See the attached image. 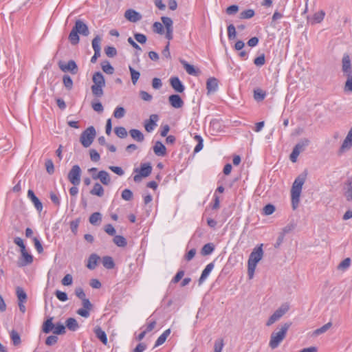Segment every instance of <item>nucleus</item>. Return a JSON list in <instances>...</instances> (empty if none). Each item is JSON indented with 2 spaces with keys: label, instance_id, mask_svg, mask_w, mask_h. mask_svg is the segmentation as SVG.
I'll return each instance as SVG.
<instances>
[{
  "label": "nucleus",
  "instance_id": "f257e3e1",
  "mask_svg": "<svg viewBox=\"0 0 352 352\" xmlns=\"http://www.w3.org/2000/svg\"><path fill=\"white\" fill-rule=\"evenodd\" d=\"M306 179L305 175H298L294 180L291 189L292 204L294 210L296 209L300 202L302 188Z\"/></svg>",
  "mask_w": 352,
  "mask_h": 352
},
{
  "label": "nucleus",
  "instance_id": "f03ea898",
  "mask_svg": "<svg viewBox=\"0 0 352 352\" xmlns=\"http://www.w3.org/2000/svg\"><path fill=\"white\" fill-rule=\"evenodd\" d=\"M263 256V244L255 248L250 254L248 261V275L250 279L254 277L257 263L262 259Z\"/></svg>",
  "mask_w": 352,
  "mask_h": 352
},
{
  "label": "nucleus",
  "instance_id": "7ed1b4c3",
  "mask_svg": "<svg viewBox=\"0 0 352 352\" xmlns=\"http://www.w3.org/2000/svg\"><path fill=\"white\" fill-rule=\"evenodd\" d=\"M78 34L82 36H88L89 34L87 25L81 20H76L74 26L69 34V40L72 45H77L79 43L80 38Z\"/></svg>",
  "mask_w": 352,
  "mask_h": 352
},
{
  "label": "nucleus",
  "instance_id": "20e7f679",
  "mask_svg": "<svg viewBox=\"0 0 352 352\" xmlns=\"http://www.w3.org/2000/svg\"><path fill=\"white\" fill-rule=\"evenodd\" d=\"M76 296L82 300V308L77 311V314L83 318H88L89 316V311L92 309V304L89 300L86 298V295L81 287L75 289Z\"/></svg>",
  "mask_w": 352,
  "mask_h": 352
},
{
  "label": "nucleus",
  "instance_id": "39448f33",
  "mask_svg": "<svg viewBox=\"0 0 352 352\" xmlns=\"http://www.w3.org/2000/svg\"><path fill=\"white\" fill-rule=\"evenodd\" d=\"M289 326V324L285 323L281 326L278 331H274L272 333L269 342V346L272 349H276L285 338Z\"/></svg>",
  "mask_w": 352,
  "mask_h": 352
},
{
  "label": "nucleus",
  "instance_id": "423d86ee",
  "mask_svg": "<svg viewBox=\"0 0 352 352\" xmlns=\"http://www.w3.org/2000/svg\"><path fill=\"white\" fill-rule=\"evenodd\" d=\"M53 318L50 317L47 319L43 324V331L45 333H49L51 331H53L54 334L56 335H62L65 333V327L63 324L60 322H58L56 324H54Z\"/></svg>",
  "mask_w": 352,
  "mask_h": 352
},
{
  "label": "nucleus",
  "instance_id": "0eeeda50",
  "mask_svg": "<svg viewBox=\"0 0 352 352\" xmlns=\"http://www.w3.org/2000/svg\"><path fill=\"white\" fill-rule=\"evenodd\" d=\"M96 135V130L94 126H91L85 130L80 135V141L82 145L87 148L93 142Z\"/></svg>",
  "mask_w": 352,
  "mask_h": 352
},
{
  "label": "nucleus",
  "instance_id": "6e6552de",
  "mask_svg": "<svg viewBox=\"0 0 352 352\" xmlns=\"http://www.w3.org/2000/svg\"><path fill=\"white\" fill-rule=\"evenodd\" d=\"M289 309V305L287 303H284L276 309L274 314L270 317L266 322L267 326H271L274 322L278 321L284 314H285Z\"/></svg>",
  "mask_w": 352,
  "mask_h": 352
},
{
  "label": "nucleus",
  "instance_id": "1a4fd4ad",
  "mask_svg": "<svg viewBox=\"0 0 352 352\" xmlns=\"http://www.w3.org/2000/svg\"><path fill=\"white\" fill-rule=\"evenodd\" d=\"M81 169L78 165L72 167L68 173V179L74 186H78L80 183Z\"/></svg>",
  "mask_w": 352,
  "mask_h": 352
},
{
  "label": "nucleus",
  "instance_id": "9d476101",
  "mask_svg": "<svg viewBox=\"0 0 352 352\" xmlns=\"http://www.w3.org/2000/svg\"><path fill=\"white\" fill-rule=\"evenodd\" d=\"M60 69L63 72H70L72 74L75 75L78 72V67L76 62L73 60H69L67 63L60 61L58 63Z\"/></svg>",
  "mask_w": 352,
  "mask_h": 352
},
{
  "label": "nucleus",
  "instance_id": "9b49d317",
  "mask_svg": "<svg viewBox=\"0 0 352 352\" xmlns=\"http://www.w3.org/2000/svg\"><path fill=\"white\" fill-rule=\"evenodd\" d=\"M352 147V128L349 131L340 149L339 154H342Z\"/></svg>",
  "mask_w": 352,
  "mask_h": 352
},
{
  "label": "nucleus",
  "instance_id": "f8f14e48",
  "mask_svg": "<svg viewBox=\"0 0 352 352\" xmlns=\"http://www.w3.org/2000/svg\"><path fill=\"white\" fill-rule=\"evenodd\" d=\"M92 178L94 179H99L100 182L105 186H108L111 183L110 175L109 173L105 170H100L97 174H93Z\"/></svg>",
  "mask_w": 352,
  "mask_h": 352
},
{
  "label": "nucleus",
  "instance_id": "ddd939ff",
  "mask_svg": "<svg viewBox=\"0 0 352 352\" xmlns=\"http://www.w3.org/2000/svg\"><path fill=\"white\" fill-rule=\"evenodd\" d=\"M158 120L159 117L157 114L151 115L149 119L144 122L145 130L148 133L153 131L157 126V122Z\"/></svg>",
  "mask_w": 352,
  "mask_h": 352
},
{
  "label": "nucleus",
  "instance_id": "4468645a",
  "mask_svg": "<svg viewBox=\"0 0 352 352\" xmlns=\"http://www.w3.org/2000/svg\"><path fill=\"white\" fill-rule=\"evenodd\" d=\"M342 70L344 76L352 74L351 59L349 55H344L342 58Z\"/></svg>",
  "mask_w": 352,
  "mask_h": 352
},
{
  "label": "nucleus",
  "instance_id": "2eb2a0df",
  "mask_svg": "<svg viewBox=\"0 0 352 352\" xmlns=\"http://www.w3.org/2000/svg\"><path fill=\"white\" fill-rule=\"evenodd\" d=\"M124 17L130 22L135 23L142 19V15L133 9L126 10Z\"/></svg>",
  "mask_w": 352,
  "mask_h": 352
},
{
  "label": "nucleus",
  "instance_id": "dca6fc26",
  "mask_svg": "<svg viewBox=\"0 0 352 352\" xmlns=\"http://www.w3.org/2000/svg\"><path fill=\"white\" fill-rule=\"evenodd\" d=\"M28 197L31 200L36 210L40 212L43 210V204L32 190L28 191Z\"/></svg>",
  "mask_w": 352,
  "mask_h": 352
},
{
  "label": "nucleus",
  "instance_id": "f3484780",
  "mask_svg": "<svg viewBox=\"0 0 352 352\" xmlns=\"http://www.w3.org/2000/svg\"><path fill=\"white\" fill-rule=\"evenodd\" d=\"M170 84L173 89L177 92L182 93L185 89L184 85L178 77L170 78Z\"/></svg>",
  "mask_w": 352,
  "mask_h": 352
},
{
  "label": "nucleus",
  "instance_id": "a211bd4d",
  "mask_svg": "<svg viewBox=\"0 0 352 352\" xmlns=\"http://www.w3.org/2000/svg\"><path fill=\"white\" fill-rule=\"evenodd\" d=\"M168 101L170 105L176 109H179L183 107L184 101L181 97L177 94H173L169 96Z\"/></svg>",
  "mask_w": 352,
  "mask_h": 352
},
{
  "label": "nucleus",
  "instance_id": "6ab92c4d",
  "mask_svg": "<svg viewBox=\"0 0 352 352\" xmlns=\"http://www.w3.org/2000/svg\"><path fill=\"white\" fill-rule=\"evenodd\" d=\"M206 89L208 94L215 92L218 89L217 79L214 77L209 78L206 82Z\"/></svg>",
  "mask_w": 352,
  "mask_h": 352
},
{
  "label": "nucleus",
  "instance_id": "aec40b11",
  "mask_svg": "<svg viewBox=\"0 0 352 352\" xmlns=\"http://www.w3.org/2000/svg\"><path fill=\"white\" fill-rule=\"evenodd\" d=\"M214 267V263H210L209 264H208L205 269L203 270L202 273H201V275L199 279V284L201 285L202 284L205 280L206 279L208 278V276H209L210 273L212 272V270H213Z\"/></svg>",
  "mask_w": 352,
  "mask_h": 352
},
{
  "label": "nucleus",
  "instance_id": "412c9836",
  "mask_svg": "<svg viewBox=\"0 0 352 352\" xmlns=\"http://www.w3.org/2000/svg\"><path fill=\"white\" fill-rule=\"evenodd\" d=\"M179 62L183 65V67H184L185 70L186 71V72L188 74L193 75V76H198L199 75V74L200 72L199 70V69H196L194 67L193 65L188 63L186 60H184L183 59H180Z\"/></svg>",
  "mask_w": 352,
  "mask_h": 352
},
{
  "label": "nucleus",
  "instance_id": "4be33fe9",
  "mask_svg": "<svg viewBox=\"0 0 352 352\" xmlns=\"http://www.w3.org/2000/svg\"><path fill=\"white\" fill-rule=\"evenodd\" d=\"M153 151L157 156H164L166 154V146L160 141L155 142Z\"/></svg>",
  "mask_w": 352,
  "mask_h": 352
},
{
  "label": "nucleus",
  "instance_id": "5701e85b",
  "mask_svg": "<svg viewBox=\"0 0 352 352\" xmlns=\"http://www.w3.org/2000/svg\"><path fill=\"white\" fill-rule=\"evenodd\" d=\"M94 86H105V80L103 75L100 72H96L92 78Z\"/></svg>",
  "mask_w": 352,
  "mask_h": 352
},
{
  "label": "nucleus",
  "instance_id": "b1692460",
  "mask_svg": "<svg viewBox=\"0 0 352 352\" xmlns=\"http://www.w3.org/2000/svg\"><path fill=\"white\" fill-rule=\"evenodd\" d=\"M96 336L104 344H107V337L106 333L98 326L94 328Z\"/></svg>",
  "mask_w": 352,
  "mask_h": 352
},
{
  "label": "nucleus",
  "instance_id": "393cba45",
  "mask_svg": "<svg viewBox=\"0 0 352 352\" xmlns=\"http://www.w3.org/2000/svg\"><path fill=\"white\" fill-rule=\"evenodd\" d=\"M65 325L70 331H75L79 328L77 320L74 318H69L65 322Z\"/></svg>",
  "mask_w": 352,
  "mask_h": 352
},
{
  "label": "nucleus",
  "instance_id": "a878e982",
  "mask_svg": "<svg viewBox=\"0 0 352 352\" xmlns=\"http://www.w3.org/2000/svg\"><path fill=\"white\" fill-rule=\"evenodd\" d=\"M309 140L308 139H302L298 144H296L294 148H293L294 151H297L298 153L304 151L305 148L309 145Z\"/></svg>",
  "mask_w": 352,
  "mask_h": 352
},
{
  "label": "nucleus",
  "instance_id": "bb28decb",
  "mask_svg": "<svg viewBox=\"0 0 352 352\" xmlns=\"http://www.w3.org/2000/svg\"><path fill=\"white\" fill-rule=\"evenodd\" d=\"M129 134L133 140L138 142H142L144 140L143 133L138 129H131Z\"/></svg>",
  "mask_w": 352,
  "mask_h": 352
},
{
  "label": "nucleus",
  "instance_id": "cd10ccee",
  "mask_svg": "<svg viewBox=\"0 0 352 352\" xmlns=\"http://www.w3.org/2000/svg\"><path fill=\"white\" fill-rule=\"evenodd\" d=\"M104 192V190L103 187L99 183H96L94 185L93 188L90 190V194L98 197H102Z\"/></svg>",
  "mask_w": 352,
  "mask_h": 352
},
{
  "label": "nucleus",
  "instance_id": "c85d7f7f",
  "mask_svg": "<svg viewBox=\"0 0 352 352\" xmlns=\"http://www.w3.org/2000/svg\"><path fill=\"white\" fill-rule=\"evenodd\" d=\"M99 259H100V257L97 254H91L89 258L87 267L90 270L95 269Z\"/></svg>",
  "mask_w": 352,
  "mask_h": 352
},
{
  "label": "nucleus",
  "instance_id": "c756f323",
  "mask_svg": "<svg viewBox=\"0 0 352 352\" xmlns=\"http://www.w3.org/2000/svg\"><path fill=\"white\" fill-rule=\"evenodd\" d=\"M152 171V166L150 164L144 163L141 165L140 174L141 176L146 177H148Z\"/></svg>",
  "mask_w": 352,
  "mask_h": 352
},
{
  "label": "nucleus",
  "instance_id": "7c9ffc66",
  "mask_svg": "<svg viewBox=\"0 0 352 352\" xmlns=\"http://www.w3.org/2000/svg\"><path fill=\"white\" fill-rule=\"evenodd\" d=\"M16 294L18 299V302H26L27 294L22 287H17L16 289Z\"/></svg>",
  "mask_w": 352,
  "mask_h": 352
},
{
  "label": "nucleus",
  "instance_id": "2f4dec72",
  "mask_svg": "<svg viewBox=\"0 0 352 352\" xmlns=\"http://www.w3.org/2000/svg\"><path fill=\"white\" fill-rule=\"evenodd\" d=\"M170 329H168L165 331H164V333L157 338V340L155 344V347H157V346H160L162 344H164L165 342L166 338H168V336L170 335Z\"/></svg>",
  "mask_w": 352,
  "mask_h": 352
},
{
  "label": "nucleus",
  "instance_id": "473e14b6",
  "mask_svg": "<svg viewBox=\"0 0 352 352\" xmlns=\"http://www.w3.org/2000/svg\"><path fill=\"white\" fill-rule=\"evenodd\" d=\"M21 259H22V261L20 264L21 266H24V265L30 264L33 261L32 256L30 254H29L28 252H23L21 254Z\"/></svg>",
  "mask_w": 352,
  "mask_h": 352
},
{
  "label": "nucleus",
  "instance_id": "72a5a7b5",
  "mask_svg": "<svg viewBox=\"0 0 352 352\" xmlns=\"http://www.w3.org/2000/svg\"><path fill=\"white\" fill-rule=\"evenodd\" d=\"M113 241V243L118 247H125L127 244L126 239L120 235H116Z\"/></svg>",
  "mask_w": 352,
  "mask_h": 352
},
{
  "label": "nucleus",
  "instance_id": "f704fd0d",
  "mask_svg": "<svg viewBox=\"0 0 352 352\" xmlns=\"http://www.w3.org/2000/svg\"><path fill=\"white\" fill-rule=\"evenodd\" d=\"M102 265L107 269H112L114 267V262L111 256H106L102 258Z\"/></svg>",
  "mask_w": 352,
  "mask_h": 352
},
{
  "label": "nucleus",
  "instance_id": "c9c22d12",
  "mask_svg": "<svg viewBox=\"0 0 352 352\" xmlns=\"http://www.w3.org/2000/svg\"><path fill=\"white\" fill-rule=\"evenodd\" d=\"M324 15H325V13L322 10L316 12L312 17L311 23H320L324 19Z\"/></svg>",
  "mask_w": 352,
  "mask_h": 352
},
{
  "label": "nucleus",
  "instance_id": "e433bc0d",
  "mask_svg": "<svg viewBox=\"0 0 352 352\" xmlns=\"http://www.w3.org/2000/svg\"><path fill=\"white\" fill-rule=\"evenodd\" d=\"M351 261L350 258H346L338 265V270L343 272L346 271L350 267Z\"/></svg>",
  "mask_w": 352,
  "mask_h": 352
},
{
  "label": "nucleus",
  "instance_id": "4c0bfd02",
  "mask_svg": "<svg viewBox=\"0 0 352 352\" xmlns=\"http://www.w3.org/2000/svg\"><path fill=\"white\" fill-rule=\"evenodd\" d=\"M129 69L131 73V81L135 85L140 76V74L139 72L134 69L131 66H129Z\"/></svg>",
  "mask_w": 352,
  "mask_h": 352
},
{
  "label": "nucleus",
  "instance_id": "58836bf2",
  "mask_svg": "<svg viewBox=\"0 0 352 352\" xmlns=\"http://www.w3.org/2000/svg\"><path fill=\"white\" fill-rule=\"evenodd\" d=\"M255 14L254 10L248 9L240 13V18L241 19H248L252 18Z\"/></svg>",
  "mask_w": 352,
  "mask_h": 352
},
{
  "label": "nucleus",
  "instance_id": "ea45409f",
  "mask_svg": "<svg viewBox=\"0 0 352 352\" xmlns=\"http://www.w3.org/2000/svg\"><path fill=\"white\" fill-rule=\"evenodd\" d=\"M346 77V81L344 87V91L345 92L352 93V74L345 76Z\"/></svg>",
  "mask_w": 352,
  "mask_h": 352
},
{
  "label": "nucleus",
  "instance_id": "a19ab883",
  "mask_svg": "<svg viewBox=\"0 0 352 352\" xmlns=\"http://www.w3.org/2000/svg\"><path fill=\"white\" fill-rule=\"evenodd\" d=\"M344 196L347 201H352V185L350 182L346 184Z\"/></svg>",
  "mask_w": 352,
  "mask_h": 352
},
{
  "label": "nucleus",
  "instance_id": "79ce46f5",
  "mask_svg": "<svg viewBox=\"0 0 352 352\" xmlns=\"http://www.w3.org/2000/svg\"><path fill=\"white\" fill-rule=\"evenodd\" d=\"M102 69L107 74H113L114 72V68L108 61H104L102 63Z\"/></svg>",
  "mask_w": 352,
  "mask_h": 352
},
{
  "label": "nucleus",
  "instance_id": "37998d69",
  "mask_svg": "<svg viewBox=\"0 0 352 352\" xmlns=\"http://www.w3.org/2000/svg\"><path fill=\"white\" fill-rule=\"evenodd\" d=\"M63 82L67 89L71 90L73 87V80L68 75H64L63 77Z\"/></svg>",
  "mask_w": 352,
  "mask_h": 352
},
{
  "label": "nucleus",
  "instance_id": "c03bdc74",
  "mask_svg": "<svg viewBox=\"0 0 352 352\" xmlns=\"http://www.w3.org/2000/svg\"><path fill=\"white\" fill-rule=\"evenodd\" d=\"M10 338L14 346H18L21 344V338L19 334L14 330L10 333Z\"/></svg>",
  "mask_w": 352,
  "mask_h": 352
},
{
  "label": "nucleus",
  "instance_id": "a18cd8bd",
  "mask_svg": "<svg viewBox=\"0 0 352 352\" xmlns=\"http://www.w3.org/2000/svg\"><path fill=\"white\" fill-rule=\"evenodd\" d=\"M100 42H101V38L98 35L95 36L94 38L92 40V47H93L94 52H96V51L100 52V50H101Z\"/></svg>",
  "mask_w": 352,
  "mask_h": 352
},
{
  "label": "nucleus",
  "instance_id": "49530a36",
  "mask_svg": "<svg viewBox=\"0 0 352 352\" xmlns=\"http://www.w3.org/2000/svg\"><path fill=\"white\" fill-rule=\"evenodd\" d=\"M214 251V245L212 243L204 245L201 249V254L204 256L209 255Z\"/></svg>",
  "mask_w": 352,
  "mask_h": 352
},
{
  "label": "nucleus",
  "instance_id": "de8ad7c7",
  "mask_svg": "<svg viewBox=\"0 0 352 352\" xmlns=\"http://www.w3.org/2000/svg\"><path fill=\"white\" fill-rule=\"evenodd\" d=\"M115 133L120 138H124L127 135V131L126 129L123 126H118L114 129Z\"/></svg>",
  "mask_w": 352,
  "mask_h": 352
},
{
  "label": "nucleus",
  "instance_id": "09e8293b",
  "mask_svg": "<svg viewBox=\"0 0 352 352\" xmlns=\"http://www.w3.org/2000/svg\"><path fill=\"white\" fill-rule=\"evenodd\" d=\"M103 87L102 86H94L92 85L91 89L92 94L96 97H101L103 96Z\"/></svg>",
  "mask_w": 352,
  "mask_h": 352
},
{
  "label": "nucleus",
  "instance_id": "8fccbe9b",
  "mask_svg": "<svg viewBox=\"0 0 352 352\" xmlns=\"http://www.w3.org/2000/svg\"><path fill=\"white\" fill-rule=\"evenodd\" d=\"M45 166L47 172L50 175H52L54 173V163L51 159H47L45 160Z\"/></svg>",
  "mask_w": 352,
  "mask_h": 352
},
{
  "label": "nucleus",
  "instance_id": "3c124183",
  "mask_svg": "<svg viewBox=\"0 0 352 352\" xmlns=\"http://www.w3.org/2000/svg\"><path fill=\"white\" fill-rule=\"evenodd\" d=\"M125 115V109L122 107H118L116 108L113 112V116L116 118H122Z\"/></svg>",
  "mask_w": 352,
  "mask_h": 352
},
{
  "label": "nucleus",
  "instance_id": "603ef678",
  "mask_svg": "<svg viewBox=\"0 0 352 352\" xmlns=\"http://www.w3.org/2000/svg\"><path fill=\"white\" fill-rule=\"evenodd\" d=\"M332 324L331 322H328L321 327L320 328H318L314 331V335L318 336L320 334H322L324 332H326L331 327Z\"/></svg>",
  "mask_w": 352,
  "mask_h": 352
},
{
  "label": "nucleus",
  "instance_id": "864d4df0",
  "mask_svg": "<svg viewBox=\"0 0 352 352\" xmlns=\"http://www.w3.org/2000/svg\"><path fill=\"white\" fill-rule=\"evenodd\" d=\"M236 28L233 24H230L228 26V36L230 40L236 37Z\"/></svg>",
  "mask_w": 352,
  "mask_h": 352
},
{
  "label": "nucleus",
  "instance_id": "5fc2aeb1",
  "mask_svg": "<svg viewBox=\"0 0 352 352\" xmlns=\"http://www.w3.org/2000/svg\"><path fill=\"white\" fill-rule=\"evenodd\" d=\"M195 139L197 141V144L194 148V152L198 153L203 148V139L200 135H195Z\"/></svg>",
  "mask_w": 352,
  "mask_h": 352
},
{
  "label": "nucleus",
  "instance_id": "6e6d98bb",
  "mask_svg": "<svg viewBox=\"0 0 352 352\" xmlns=\"http://www.w3.org/2000/svg\"><path fill=\"white\" fill-rule=\"evenodd\" d=\"M161 20L164 25L166 30L173 29V21L170 18L167 16H162Z\"/></svg>",
  "mask_w": 352,
  "mask_h": 352
},
{
  "label": "nucleus",
  "instance_id": "4d7b16f0",
  "mask_svg": "<svg viewBox=\"0 0 352 352\" xmlns=\"http://www.w3.org/2000/svg\"><path fill=\"white\" fill-rule=\"evenodd\" d=\"M101 220V214L100 212H94L89 217V222L94 225Z\"/></svg>",
  "mask_w": 352,
  "mask_h": 352
},
{
  "label": "nucleus",
  "instance_id": "13d9d810",
  "mask_svg": "<svg viewBox=\"0 0 352 352\" xmlns=\"http://www.w3.org/2000/svg\"><path fill=\"white\" fill-rule=\"evenodd\" d=\"M104 52L108 57H114L117 54V50L114 47L108 46L105 47Z\"/></svg>",
  "mask_w": 352,
  "mask_h": 352
},
{
  "label": "nucleus",
  "instance_id": "bf43d9fd",
  "mask_svg": "<svg viewBox=\"0 0 352 352\" xmlns=\"http://www.w3.org/2000/svg\"><path fill=\"white\" fill-rule=\"evenodd\" d=\"M121 197L124 200L130 201L133 198V192L129 189H124L122 192Z\"/></svg>",
  "mask_w": 352,
  "mask_h": 352
},
{
  "label": "nucleus",
  "instance_id": "052dcab7",
  "mask_svg": "<svg viewBox=\"0 0 352 352\" xmlns=\"http://www.w3.org/2000/svg\"><path fill=\"white\" fill-rule=\"evenodd\" d=\"M223 345V340L222 339L217 340L214 342V352H221Z\"/></svg>",
  "mask_w": 352,
  "mask_h": 352
},
{
  "label": "nucleus",
  "instance_id": "680f3d73",
  "mask_svg": "<svg viewBox=\"0 0 352 352\" xmlns=\"http://www.w3.org/2000/svg\"><path fill=\"white\" fill-rule=\"evenodd\" d=\"M73 283L72 276L69 274H66L61 280V283L64 286H69Z\"/></svg>",
  "mask_w": 352,
  "mask_h": 352
},
{
  "label": "nucleus",
  "instance_id": "e2e57ef3",
  "mask_svg": "<svg viewBox=\"0 0 352 352\" xmlns=\"http://www.w3.org/2000/svg\"><path fill=\"white\" fill-rule=\"evenodd\" d=\"M153 31L157 34H162L164 33L163 25L160 22H155L153 25Z\"/></svg>",
  "mask_w": 352,
  "mask_h": 352
},
{
  "label": "nucleus",
  "instance_id": "0e129e2a",
  "mask_svg": "<svg viewBox=\"0 0 352 352\" xmlns=\"http://www.w3.org/2000/svg\"><path fill=\"white\" fill-rule=\"evenodd\" d=\"M55 295L56 298L62 302H65L68 300L67 294L64 292L56 290L55 292Z\"/></svg>",
  "mask_w": 352,
  "mask_h": 352
},
{
  "label": "nucleus",
  "instance_id": "69168bd1",
  "mask_svg": "<svg viewBox=\"0 0 352 352\" xmlns=\"http://www.w3.org/2000/svg\"><path fill=\"white\" fill-rule=\"evenodd\" d=\"M80 219H77L70 222V229L74 234H76L79 226Z\"/></svg>",
  "mask_w": 352,
  "mask_h": 352
},
{
  "label": "nucleus",
  "instance_id": "338daca9",
  "mask_svg": "<svg viewBox=\"0 0 352 352\" xmlns=\"http://www.w3.org/2000/svg\"><path fill=\"white\" fill-rule=\"evenodd\" d=\"M265 55L263 54L261 56L256 57L254 60V63L258 67H261L265 64Z\"/></svg>",
  "mask_w": 352,
  "mask_h": 352
},
{
  "label": "nucleus",
  "instance_id": "774afa93",
  "mask_svg": "<svg viewBox=\"0 0 352 352\" xmlns=\"http://www.w3.org/2000/svg\"><path fill=\"white\" fill-rule=\"evenodd\" d=\"M275 210V207L272 204H267L263 208V212L265 215L272 214Z\"/></svg>",
  "mask_w": 352,
  "mask_h": 352
}]
</instances>
